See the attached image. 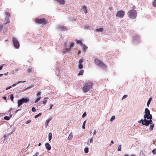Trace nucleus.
<instances>
[{"label": "nucleus", "instance_id": "1", "mask_svg": "<svg viewBox=\"0 0 156 156\" xmlns=\"http://www.w3.org/2000/svg\"><path fill=\"white\" fill-rule=\"evenodd\" d=\"M145 115L144 116V120H143L142 119H141L139 122H141L143 125L148 126L149 124H151L152 120L151 119L152 118V116L150 114L149 110L147 108L145 109Z\"/></svg>", "mask_w": 156, "mask_h": 156}, {"label": "nucleus", "instance_id": "2", "mask_svg": "<svg viewBox=\"0 0 156 156\" xmlns=\"http://www.w3.org/2000/svg\"><path fill=\"white\" fill-rule=\"evenodd\" d=\"M93 84L91 83H85L82 88V90L85 93L88 91L92 88Z\"/></svg>", "mask_w": 156, "mask_h": 156}, {"label": "nucleus", "instance_id": "3", "mask_svg": "<svg viewBox=\"0 0 156 156\" xmlns=\"http://www.w3.org/2000/svg\"><path fill=\"white\" fill-rule=\"evenodd\" d=\"M127 14L130 18L131 19H134L136 16L137 12L135 10L132 9L128 12Z\"/></svg>", "mask_w": 156, "mask_h": 156}, {"label": "nucleus", "instance_id": "4", "mask_svg": "<svg viewBox=\"0 0 156 156\" xmlns=\"http://www.w3.org/2000/svg\"><path fill=\"white\" fill-rule=\"evenodd\" d=\"M94 62L97 65L99 66L103 69L106 68V66L101 61L98 60L97 59H94Z\"/></svg>", "mask_w": 156, "mask_h": 156}, {"label": "nucleus", "instance_id": "5", "mask_svg": "<svg viewBox=\"0 0 156 156\" xmlns=\"http://www.w3.org/2000/svg\"><path fill=\"white\" fill-rule=\"evenodd\" d=\"M29 99L27 98H23L18 100L17 104L18 107L21 106L23 103H26L29 101Z\"/></svg>", "mask_w": 156, "mask_h": 156}, {"label": "nucleus", "instance_id": "6", "mask_svg": "<svg viewBox=\"0 0 156 156\" xmlns=\"http://www.w3.org/2000/svg\"><path fill=\"white\" fill-rule=\"evenodd\" d=\"M74 43L72 42L70 44L69 47H68L67 46V43L66 42L64 43V45L65 47V48L63 50V51L65 53L66 51L69 52L71 49V48L74 46Z\"/></svg>", "mask_w": 156, "mask_h": 156}, {"label": "nucleus", "instance_id": "7", "mask_svg": "<svg viewBox=\"0 0 156 156\" xmlns=\"http://www.w3.org/2000/svg\"><path fill=\"white\" fill-rule=\"evenodd\" d=\"M12 40L14 47L17 49L19 48L20 47V45L18 40L14 37L12 38Z\"/></svg>", "mask_w": 156, "mask_h": 156}, {"label": "nucleus", "instance_id": "8", "mask_svg": "<svg viewBox=\"0 0 156 156\" xmlns=\"http://www.w3.org/2000/svg\"><path fill=\"white\" fill-rule=\"evenodd\" d=\"M35 22L39 24H45L47 23V22L44 18L36 19Z\"/></svg>", "mask_w": 156, "mask_h": 156}, {"label": "nucleus", "instance_id": "9", "mask_svg": "<svg viewBox=\"0 0 156 156\" xmlns=\"http://www.w3.org/2000/svg\"><path fill=\"white\" fill-rule=\"evenodd\" d=\"M124 15V12L122 11H119L116 14V16L120 18L123 17Z\"/></svg>", "mask_w": 156, "mask_h": 156}, {"label": "nucleus", "instance_id": "10", "mask_svg": "<svg viewBox=\"0 0 156 156\" xmlns=\"http://www.w3.org/2000/svg\"><path fill=\"white\" fill-rule=\"evenodd\" d=\"M15 129V127H9L8 129V135H9L11 134Z\"/></svg>", "mask_w": 156, "mask_h": 156}, {"label": "nucleus", "instance_id": "11", "mask_svg": "<svg viewBox=\"0 0 156 156\" xmlns=\"http://www.w3.org/2000/svg\"><path fill=\"white\" fill-rule=\"evenodd\" d=\"M140 39V37L137 35H135L133 37V42H135L136 41H138Z\"/></svg>", "mask_w": 156, "mask_h": 156}, {"label": "nucleus", "instance_id": "12", "mask_svg": "<svg viewBox=\"0 0 156 156\" xmlns=\"http://www.w3.org/2000/svg\"><path fill=\"white\" fill-rule=\"evenodd\" d=\"M58 29L61 30L66 31L67 29L66 27L62 25H59L58 27Z\"/></svg>", "mask_w": 156, "mask_h": 156}, {"label": "nucleus", "instance_id": "13", "mask_svg": "<svg viewBox=\"0 0 156 156\" xmlns=\"http://www.w3.org/2000/svg\"><path fill=\"white\" fill-rule=\"evenodd\" d=\"M45 146L47 149L48 150H50L51 149V146L48 143H45Z\"/></svg>", "mask_w": 156, "mask_h": 156}, {"label": "nucleus", "instance_id": "14", "mask_svg": "<svg viewBox=\"0 0 156 156\" xmlns=\"http://www.w3.org/2000/svg\"><path fill=\"white\" fill-rule=\"evenodd\" d=\"M82 10L85 13H87V7L85 5H83V6H82Z\"/></svg>", "mask_w": 156, "mask_h": 156}, {"label": "nucleus", "instance_id": "15", "mask_svg": "<svg viewBox=\"0 0 156 156\" xmlns=\"http://www.w3.org/2000/svg\"><path fill=\"white\" fill-rule=\"evenodd\" d=\"M51 120V118H49L48 119H47L45 122V125L46 126H48V122Z\"/></svg>", "mask_w": 156, "mask_h": 156}, {"label": "nucleus", "instance_id": "16", "mask_svg": "<svg viewBox=\"0 0 156 156\" xmlns=\"http://www.w3.org/2000/svg\"><path fill=\"white\" fill-rule=\"evenodd\" d=\"M73 135H72V132H71L70 134H69L68 138V140H71L73 138Z\"/></svg>", "mask_w": 156, "mask_h": 156}, {"label": "nucleus", "instance_id": "17", "mask_svg": "<svg viewBox=\"0 0 156 156\" xmlns=\"http://www.w3.org/2000/svg\"><path fill=\"white\" fill-rule=\"evenodd\" d=\"M25 82V81H18V82H17L16 83H15V84H13L12 85V87H15V86L16 85V84H18L20 83H24Z\"/></svg>", "mask_w": 156, "mask_h": 156}, {"label": "nucleus", "instance_id": "18", "mask_svg": "<svg viewBox=\"0 0 156 156\" xmlns=\"http://www.w3.org/2000/svg\"><path fill=\"white\" fill-rule=\"evenodd\" d=\"M52 134L51 133H50L48 134V140L50 141L52 138Z\"/></svg>", "mask_w": 156, "mask_h": 156}, {"label": "nucleus", "instance_id": "19", "mask_svg": "<svg viewBox=\"0 0 156 156\" xmlns=\"http://www.w3.org/2000/svg\"><path fill=\"white\" fill-rule=\"evenodd\" d=\"M83 66L82 63H79L78 68L80 69H81L83 68Z\"/></svg>", "mask_w": 156, "mask_h": 156}, {"label": "nucleus", "instance_id": "20", "mask_svg": "<svg viewBox=\"0 0 156 156\" xmlns=\"http://www.w3.org/2000/svg\"><path fill=\"white\" fill-rule=\"evenodd\" d=\"M84 73V70L83 69H81L79 73L78 74V76L81 75L83 74Z\"/></svg>", "mask_w": 156, "mask_h": 156}, {"label": "nucleus", "instance_id": "21", "mask_svg": "<svg viewBox=\"0 0 156 156\" xmlns=\"http://www.w3.org/2000/svg\"><path fill=\"white\" fill-rule=\"evenodd\" d=\"M48 97L45 98H44V100L43 101V103L44 105H45L47 102V99H48Z\"/></svg>", "mask_w": 156, "mask_h": 156}, {"label": "nucleus", "instance_id": "22", "mask_svg": "<svg viewBox=\"0 0 156 156\" xmlns=\"http://www.w3.org/2000/svg\"><path fill=\"white\" fill-rule=\"evenodd\" d=\"M33 71V69L32 68H28L27 69V72L29 73H32Z\"/></svg>", "mask_w": 156, "mask_h": 156}, {"label": "nucleus", "instance_id": "23", "mask_svg": "<svg viewBox=\"0 0 156 156\" xmlns=\"http://www.w3.org/2000/svg\"><path fill=\"white\" fill-rule=\"evenodd\" d=\"M82 46L83 48V50L84 51L86 50L87 48L84 44H82Z\"/></svg>", "mask_w": 156, "mask_h": 156}, {"label": "nucleus", "instance_id": "24", "mask_svg": "<svg viewBox=\"0 0 156 156\" xmlns=\"http://www.w3.org/2000/svg\"><path fill=\"white\" fill-rule=\"evenodd\" d=\"M152 99V98H150L149 99V100H148V101L147 102V106H149V105L150 104V103L151 101V100Z\"/></svg>", "mask_w": 156, "mask_h": 156}, {"label": "nucleus", "instance_id": "25", "mask_svg": "<svg viewBox=\"0 0 156 156\" xmlns=\"http://www.w3.org/2000/svg\"><path fill=\"white\" fill-rule=\"evenodd\" d=\"M84 152L85 153H87L89 151V149L87 147H85L84 149Z\"/></svg>", "mask_w": 156, "mask_h": 156}, {"label": "nucleus", "instance_id": "26", "mask_svg": "<svg viewBox=\"0 0 156 156\" xmlns=\"http://www.w3.org/2000/svg\"><path fill=\"white\" fill-rule=\"evenodd\" d=\"M14 96L12 94L10 95V99L12 101H13Z\"/></svg>", "mask_w": 156, "mask_h": 156}, {"label": "nucleus", "instance_id": "27", "mask_svg": "<svg viewBox=\"0 0 156 156\" xmlns=\"http://www.w3.org/2000/svg\"><path fill=\"white\" fill-rule=\"evenodd\" d=\"M41 98L40 97H39L38 98H37V99L35 100V103H36L37 102H38L40 100V99H41Z\"/></svg>", "mask_w": 156, "mask_h": 156}, {"label": "nucleus", "instance_id": "28", "mask_svg": "<svg viewBox=\"0 0 156 156\" xmlns=\"http://www.w3.org/2000/svg\"><path fill=\"white\" fill-rule=\"evenodd\" d=\"M4 118V119L6 120H9L10 119V117L7 116H5Z\"/></svg>", "mask_w": 156, "mask_h": 156}, {"label": "nucleus", "instance_id": "29", "mask_svg": "<svg viewBox=\"0 0 156 156\" xmlns=\"http://www.w3.org/2000/svg\"><path fill=\"white\" fill-rule=\"evenodd\" d=\"M152 5L154 7H156V0H155L152 3Z\"/></svg>", "mask_w": 156, "mask_h": 156}, {"label": "nucleus", "instance_id": "30", "mask_svg": "<svg viewBox=\"0 0 156 156\" xmlns=\"http://www.w3.org/2000/svg\"><path fill=\"white\" fill-rule=\"evenodd\" d=\"M103 30V29L102 28H100L99 29H96V30L98 32L100 31V32H102Z\"/></svg>", "mask_w": 156, "mask_h": 156}, {"label": "nucleus", "instance_id": "31", "mask_svg": "<svg viewBox=\"0 0 156 156\" xmlns=\"http://www.w3.org/2000/svg\"><path fill=\"white\" fill-rule=\"evenodd\" d=\"M121 145H119L118 146L117 148V150L118 151H121Z\"/></svg>", "mask_w": 156, "mask_h": 156}, {"label": "nucleus", "instance_id": "32", "mask_svg": "<svg viewBox=\"0 0 156 156\" xmlns=\"http://www.w3.org/2000/svg\"><path fill=\"white\" fill-rule=\"evenodd\" d=\"M41 113H39L38 114H37V115H36L35 116V117L34 118H37L39 116H41Z\"/></svg>", "mask_w": 156, "mask_h": 156}, {"label": "nucleus", "instance_id": "33", "mask_svg": "<svg viewBox=\"0 0 156 156\" xmlns=\"http://www.w3.org/2000/svg\"><path fill=\"white\" fill-rule=\"evenodd\" d=\"M115 118V116H112L110 119L111 121H112Z\"/></svg>", "mask_w": 156, "mask_h": 156}, {"label": "nucleus", "instance_id": "34", "mask_svg": "<svg viewBox=\"0 0 156 156\" xmlns=\"http://www.w3.org/2000/svg\"><path fill=\"white\" fill-rule=\"evenodd\" d=\"M83 58H81L79 60V63H82L83 62Z\"/></svg>", "mask_w": 156, "mask_h": 156}, {"label": "nucleus", "instance_id": "35", "mask_svg": "<svg viewBox=\"0 0 156 156\" xmlns=\"http://www.w3.org/2000/svg\"><path fill=\"white\" fill-rule=\"evenodd\" d=\"M152 152L154 154H156V149H154L152 151Z\"/></svg>", "mask_w": 156, "mask_h": 156}, {"label": "nucleus", "instance_id": "36", "mask_svg": "<svg viewBox=\"0 0 156 156\" xmlns=\"http://www.w3.org/2000/svg\"><path fill=\"white\" fill-rule=\"evenodd\" d=\"M32 111L33 112H34L36 111V109L34 107H33L32 108Z\"/></svg>", "mask_w": 156, "mask_h": 156}, {"label": "nucleus", "instance_id": "37", "mask_svg": "<svg viewBox=\"0 0 156 156\" xmlns=\"http://www.w3.org/2000/svg\"><path fill=\"white\" fill-rule=\"evenodd\" d=\"M77 43H78V44H82V41H80V40H78L77 41Z\"/></svg>", "mask_w": 156, "mask_h": 156}, {"label": "nucleus", "instance_id": "38", "mask_svg": "<svg viewBox=\"0 0 156 156\" xmlns=\"http://www.w3.org/2000/svg\"><path fill=\"white\" fill-rule=\"evenodd\" d=\"M127 96H128L127 95H124L122 98V100H123V99L126 98L127 97Z\"/></svg>", "mask_w": 156, "mask_h": 156}, {"label": "nucleus", "instance_id": "39", "mask_svg": "<svg viewBox=\"0 0 156 156\" xmlns=\"http://www.w3.org/2000/svg\"><path fill=\"white\" fill-rule=\"evenodd\" d=\"M86 112H84L82 116V118L86 116Z\"/></svg>", "mask_w": 156, "mask_h": 156}, {"label": "nucleus", "instance_id": "40", "mask_svg": "<svg viewBox=\"0 0 156 156\" xmlns=\"http://www.w3.org/2000/svg\"><path fill=\"white\" fill-rule=\"evenodd\" d=\"M31 122V120H28L25 123L27 124H28L29 123H30V122Z\"/></svg>", "mask_w": 156, "mask_h": 156}, {"label": "nucleus", "instance_id": "41", "mask_svg": "<svg viewBox=\"0 0 156 156\" xmlns=\"http://www.w3.org/2000/svg\"><path fill=\"white\" fill-rule=\"evenodd\" d=\"M6 24L8 23H9L10 22V20L9 18L7 19L6 20Z\"/></svg>", "mask_w": 156, "mask_h": 156}, {"label": "nucleus", "instance_id": "42", "mask_svg": "<svg viewBox=\"0 0 156 156\" xmlns=\"http://www.w3.org/2000/svg\"><path fill=\"white\" fill-rule=\"evenodd\" d=\"M41 94V93L40 92H38L37 94V96H40Z\"/></svg>", "mask_w": 156, "mask_h": 156}, {"label": "nucleus", "instance_id": "43", "mask_svg": "<svg viewBox=\"0 0 156 156\" xmlns=\"http://www.w3.org/2000/svg\"><path fill=\"white\" fill-rule=\"evenodd\" d=\"M5 14L7 16L9 17L10 16V14L8 13H6Z\"/></svg>", "mask_w": 156, "mask_h": 156}, {"label": "nucleus", "instance_id": "44", "mask_svg": "<svg viewBox=\"0 0 156 156\" xmlns=\"http://www.w3.org/2000/svg\"><path fill=\"white\" fill-rule=\"evenodd\" d=\"M39 154V153L37 152L33 156H37Z\"/></svg>", "mask_w": 156, "mask_h": 156}, {"label": "nucleus", "instance_id": "45", "mask_svg": "<svg viewBox=\"0 0 156 156\" xmlns=\"http://www.w3.org/2000/svg\"><path fill=\"white\" fill-rule=\"evenodd\" d=\"M12 87V86L9 87H7V88H6V90H8V89H10Z\"/></svg>", "mask_w": 156, "mask_h": 156}, {"label": "nucleus", "instance_id": "46", "mask_svg": "<svg viewBox=\"0 0 156 156\" xmlns=\"http://www.w3.org/2000/svg\"><path fill=\"white\" fill-rule=\"evenodd\" d=\"M90 143H92L93 142V140L92 138L90 139Z\"/></svg>", "mask_w": 156, "mask_h": 156}, {"label": "nucleus", "instance_id": "47", "mask_svg": "<svg viewBox=\"0 0 156 156\" xmlns=\"http://www.w3.org/2000/svg\"><path fill=\"white\" fill-rule=\"evenodd\" d=\"M53 106V105H50V108H49V110H50L52 108V107Z\"/></svg>", "mask_w": 156, "mask_h": 156}, {"label": "nucleus", "instance_id": "48", "mask_svg": "<svg viewBox=\"0 0 156 156\" xmlns=\"http://www.w3.org/2000/svg\"><path fill=\"white\" fill-rule=\"evenodd\" d=\"M93 135H94L96 134V130H94L93 132Z\"/></svg>", "mask_w": 156, "mask_h": 156}, {"label": "nucleus", "instance_id": "49", "mask_svg": "<svg viewBox=\"0 0 156 156\" xmlns=\"http://www.w3.org/2000/svg\"><path fill=\"white\" fill-rule=\"evenodd\" d=\"M151 125L150 126V127H154V124H152V122H151Z\"/></svg>", "mask_w": 156, "mask_h": 156}, {"label": "nucleus", "instance_id": "50", "mask_svg": "<svg viewBox=\"0 0 156 156\" xmlns=\"http://www.w3.org/2000/svg\"><path fill=\"white\" fill-rule=\"evenodd\" d=\"M3 26L2 25H0V29L1 30L3 28Z\"/></svg>", "mask_w": 156, "mask_h": 156}, {"label": "nucleus", "instance_id": "51", "mask_svg": "<svg viewBox=\"0 0 156 156\" xmlns=\"http://www.w3.org/2000/svg\"><path fill=\"white\" fill-rule=\"evenodd\" d=\"M153 127H150V128H149V130L150 131L152 130H153Z\"/></svg>", "mask_w": 156, "mask_h": 156}, {"label": "nucleus", "instance_id": "52", "mask_svg": "<svg viewBox=\"0 0 156 156\" xmlns=\"http://www.w3.org/2000/svg\"><path fill=\"white\" fill-rule=\"evenodd\" d=\"M85 121L83 122V125L82 127H85Z\"/></svg>", "mask_w": 156, "mask_h": 156}, {"label": "nucleus", "instance_id": "53", "mask_svg": "<svg viewBox=\"0 0 156 156\" xmlns=\"http://www.w3.org/2000/svg\"><path fill=\"white\" fill-rule=\"evenodd\" d=\"M109 9L110 10H111L112 9V7H110L109 8Z\"/></svg>", "mask_w": 156, "mask_h": 156}, {"label": "nucleus", "instance_id": "54", "mask_svg": "<svg viewBox=\"0 0 156 156\" xmlns=\"http://www.w3.org/2000/svg\"><path fill=\"white\" fill-rule=\"evenodd\" d=\"M3 98L4 100H6V97H3Z\"/></svg>", "mask_w": 156, "mask_h": 156}, {"label": "nucleus", "instance_id": "55", "mask_svg": "<svg viewBox=\"0 0 156 156\" xmlns=\"http://www.w3.org/2000/svg\"><path fill=\"white\" fill-rule=\"evenodd\" d=\"M80 53H81V51H79L78 53V55Z\"/></svg>", "mask_w": 156, "mask_h": 156}, {"label": "nucleus", "instance_id": "56", "mask_svg": "<svg viewBox=\"0 0 156 156\" xmlns=\"http://www.w3.org/2000/svg\"><path fill=\"white\" fill-rule=\"evenodd\" d=\"M3 66H0V70H1Z\"/></svg>", "mask_w": 156, "mask_h": 156}, {"label": "nucleus", "instance_id": "57", "mask_svg": "<svg viewBox=\"0 0 156 156\" xmlns=\"http://www.w3.org/2000/svg\"><path fill=\"white\" fill-rule=\"evenodd\" d=\"M111 144H113V143H114V142L113 141V140H112V141H111Z\"/></svg>", "mask_w": 156, "mask_h": 156}, {"label": "nucleus", "instance_id": "58", "mask_svg": "<svg viewBox=\"0 0 156 156\" xmlns=\"http://www.w3.org/2000/svg\"><path fill=\"white\" fill-rule=\"evenodd\" d=\"M41 143H39V144H38V146H41Z\"/></svg>", "mask_w": 156, "mask_h": 156}, {"label": "nucleus", "instance_id": "59", "mask_svg": "<svg viewBox=\"0 0 156 156\" xmlns=\"http://www.w3.org/2000/svg\"><path fill=\"white\" fill-rule=\"evenodd\" d=\"M3 75V74H0V77L2 76Z\"/></svg>", "mask_w": 156, "mask_h": 156}, {"label": "nucleus", "instance_id": "60", "mask_svg": "<svg viewBox=\"0 0 156 156\" xmlns=\"http://www.w3.org/2000/svg\"><path fill=\"white\" fill-rule=\"evenodd\" d=\"M124 156H128V155L127 154H125Z\"/></svg>", "mask_w": 156, "mask_h": 156}, {"label": "nucleus", "instance_id": "61", "mask_svg": "<svg viewBox=\"0 0 156 156\" xmlns=\"http://www.w3.org/2000/svg\"><path fill=\"white\" fill-rule=\"evenodd\" d=\"M135 8V6H133V8L134 9V8Z\"/></svg>", "mask_w": 156, "mask_h": 156}, {"label": "nucleus", "instance_id": "62", "mask_svg": "<svg viewBox=\"0 0 156 156\" xmlns=\"http://www.w3.org/2000/svg\"><path fill=\"white\" fill-rule=\"evenodd\" d=\"M82 128H83V129H85V127H82Z\"/></svg>", "mask_w": 156, "mask_h": 156}, {"label": "nucleus", "instance_id": "63", "mask_svg": "<svg viewBox=\"0 0 156 156\" xmlns=\"http://www.w3.org/2000/svg\"><path fill=\"white\" fill-rule=\"evenodd\" d=\"M109 145H110V146H111V144H110Z\"/></svg>", "mask_w": 156, "mask_h": 156}, {"label": "nucleus", "instance_id": "64", "mask_svg": "<svg viewBox=\"0 0 156 156\" xmlns=\"http://www.w3.org/2000/svg\"><path fill=\"white\" fill-rule=\"evenodd\" d=\"M5 74V75H7L6 74Z\"/></svg>", "mask_w": 156, "mask_h": 156}]
</instances>
